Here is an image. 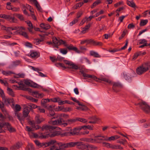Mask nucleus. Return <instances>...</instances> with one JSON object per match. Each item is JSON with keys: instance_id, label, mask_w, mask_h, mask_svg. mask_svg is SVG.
I'll list each match as a JSON object with an SVG mask.
<instances>
[{"instance_id": "obj_1", "label": "nucleus", "mask_w": 150, "mask_h": 150, "mask_svg": "<svg viewBox=\"0 0 150 150\" xmlns=\"http://www.w3.org/2000/svg\"><path fill=\"white\" fill-rule=\"evenodd\" d=\"M52 40L54 46L57 48H58V46L59 45H63L64 46L67 47V49L69 50H73L78 53H81L82 52L81 51L78 50L77 47H74L72 45L67 46L66 41L65 40L60 39L59 38L57 39L56 37L53 38H52Z\"/></svg>"}, {"instance_id": "obj_2", "label": "nucleus", "mask_w": 150, "mask_h": 150, "mask_svg": "<svg viewBox=\"0 0 150 150\" xmlns=\"http://www.w3.org/2000/svg\"><path fill=\"white\" fill-rule=\"evenodd\" d=\"M59 116L60 117L58 119L55 120H52L51 122L53 125H60L63 127H65L67 125V124L66 123H64V121L63 119L61 118L62 117L64 118H67L69 117V116L68 115L64 114L62 113L60 114Z\"/></svg>"}, {"instance_id": "obj_3", "label": "nucleus", "mask_w": 150, "mask_h": 150, "mask_svg": "<svg viewBox=\"0 0 150 150\" xmlns=\"http://www.w3.org/2000/svg\"><path fill=\"white\" fill-rule=\"evenodd\" d=\"M80 72L82 74L83 76L85 78H91L99 82H101V81H103L106 82L110 84L112 82L111 81L106 78L102 77L100 79L98 78L95 76L90 75L85 73L83 70L81 71Z\"/></svg>"}, {"instance_id": "obj_4", "label": "nucleus", "mask_w": 150, "mask_h": 150, "mask_svg": "<svg viewBox=\"0 0 150 150\" xmlns=\"http://www.w3.org/2000/svg\"><path fill=\"white\" fill-rule=\"evenodd\" d=\"M57 61L61 62L63 61L65 64L67 65L70 68L75 70H77L79 69L78 66L74 64L73 62L68 60L64 59V58L58 55L57 57Z\"/></svg>"}, {"instance_id": "obj_5", "label": "nucleus", "mask_w": 150, "mask_h": 150, "mask_svg": "<svg viewBox=\"0 0 150 150\" xmlns=\"http://www.w3.org/2000/svg\"><path fill=\"white\" fill-rule=\"evenodd\" d=\"M55 142L50 148V150H63L67 148L66 143L59 142L54 140Z\"/></svg>"}, {"instance_id": "obj_6", "label": "nucleus", "mask_w": 150, "mask_h": 150, "mask_svg": "<svg viewBox=\"0 0 150 150\" xmlns=\"http://www.w3.org/2000/svg\"><path fill=\"white\" fill-rule=\"evenodd\" d=\"M150 63H145L137 68V74L141 75L146 72L150 68Z\"/></svg>"}, {"instance_id": "obj_7", "label": "nucleus", "mask_w": 150, "mask_h": 150, "mask_svg": "<svg viewBox=\"0 0 150 150\" xmlns=\"http://www.w3.org/2000/svg\"><path fill=\"white\" fill-rule=\"evenodd\" d=\"M135 105L139 106L142 110L147 113L150 112V107L144 102H141L136 104Z\"/></svg>"}, {"instance_id": "obj_8", "label": "nucleus", "mask_w": 150, "mask_h": 150, "mask_svg": "<svg viewBox=\"0 0 150 150\" xmlns=\"http://www.w3.org/2000/svg\"><path fill=\"white\" fill-rule=\"evenodd\" d=\"M56 127H54L52 126H50L49 125H43L41 127L42 131H45L49 133L50 132H52L53 129H54Z\"/></svg>"}, {"instance_id": "obj_9", "label": "nucleus", "mask_w": 150, "mask_h": 150, "mask_svg": "<svg viewBox=\"0 0 150 150\" xmlns=\"http://www.w3.org/2000/svg\"><path fill=\"white\" fill-rule=\"evenodd\" d=\"M2 125L3 128L4 126H6L7 129L10 133L14 132H16V129L15 128L13 127L8 122L2 123Z\"/></svg>"}, {"instance_id": "obj_10", "label": "nucleus", "mask_w": 150, "mask_h": 150, "mask_svg": "<svg viewBox=\"0 0 150 150\" xmlns=\"http://www.w3.org/2000/svg\"><path fill=\"white\" fill-rule=\"evenodd\" d=\"M106 136L99 135L95 137V142L97 143H100L103 141H105Z\"/></svg>"}, {"instance_id": "obj_11", "label": "nucleus", "mask_w": 150, "mask_h": 150, "mask_svg": "<svg viewBox=\"0 0 150 150\" xmlns=\"http://www.w3.org/2000/svg\"><path fill=\"white\" fill-rule=\"evenodd\" d=\"M68 130L69 131H71L69 132V134H71L72 135H78L79 134V131L81 130L80 128H79V127L74 128L72 130L71 129V127H69L68 128Z\"/></svg>"}, {"instance_id": "obj_12", "label": "nucleus", "mask_w": 150, "mask_h": 150, "mask_svg": "<svg viewBox=\"0 0 150 150\" xmlns=\"http://www.w3.org/2000/svg\"><path fill=\"white\" fill-rule=\"evenodd\" d=\"M51 100L54 102H58L59 105H61L67 103V100L62 101L59 97L51 99Z\"/></svg>"}, {"instance_id": "obj_13", "label": "nucleus", "mask_w": 150, "mask_h": 150, "mask_svg": "<svg viewBox=\"0 0 150 150\" xmlns=\"http://www.w3.org/2000/svg\"><path fill=\"white\" fill-rule=\"evenodd\" d=\"M55 141L54 140H52L46 143H40L39 144L38 146L40 147H45L49 146L52 145L54 143Z\"/></svg>"}, {"instance_id": "obj_14", "label": "nucleus", "mask_w": 150, "mask_h": 150, "mask_svg": "<svg viewBox=\"0 0 150 150\" xmlns=\"http://www.w3.org/2000/svg\"><path fill=\"white\" fill-rule=\"evenodd\" d=\"M88 144H86L82 142H79L77 148L82 150H88Z\"/></svg>"}, {"instance_id": "obj_15", "label": "nucleus", "mask_w": 150, "mask_h": 150, "mask_svg": "<svg viewBox=\"0 0 150 150\" xmlns=\"http://www.w3.org/2000/svg\"><path fill=\"white\" fill-rule=\"evenodd\" d=\"M59 134L58 132H54V129L52 132H50L49 133L47 134V135H42V138H46L48 137H53L58 135Z\"/></svg>"}, {"instance_id": "obj_16", "label": "nucleus", "mask_w": 150, "mask_h": 150, "mask_svg": "<svg viewBox=\"0 0 150 150\" xmlns=\"http://www.w3.org/2000/svg\"><path fill=\"white\" fill-rule=\"evenodd\" d=\"M17 27L19 28L16 30L17 33L20 35H22L25 38L28 37V35L27 33L24 31L23 30H24L25 28L23 27Z\"/></svg>"}, {"instance_id": "obj_17", "label": "nucleus", "mask_w": 150, "mask_h": 150, "mask_svg": "<svg viewBox=\"0 0 150 150\" xmlns=\"http://www.w3.org/2000/svg\"><path fill=\"white\" fill-rule=\"evenodd\" d=\"M12 87L13 88H15L16 89H17L18 88V89L19 90H22L25 91H28L30 92L31 91V89L28 88H26L24 84L22 86H18L15 85H12Z\"/></svg>"}, {"instance_id": "obj_18", "label": "nucleus", "mask_w": 150, "mask_h": 150, "mask_svg": "<svg viewBox=\"0 0 150 150\" xmlns=\"http://www.w3.org/2000/svg\"><path fill=\"white\" fill-rule=\"evenodd\" d=\"M31 110V109L29 107L26 106L24 108L23 112V116L24 117H27Z\"/></svg>"}, {"instance_id": "obj_19", "label": "nucleus", "mask_w": 150, "mask_h": 150, "mask_svg": "<svg viewBox=\"0 0 150 150\" xmlns=\"http://www.w3.org/2000/svg\"><path fill=\"white\" fill-rule=\"evenodd\" d=\"M122 87V85L119 83L116 82L113 83L112 88L113 91L116 92H118L120 91V89H116V88H120Z\"/></svg>"}, {"instance_id": "obj_20", "label": "nucleus", "mask_w": 150, "mask_h": 150, "mask_svg": "<svg viewBox=\"0 0 150 150\" xmlns=\"http://www.w3.org/2000/svg\"><path fill=\"white\" fill-rule=\"evenodd\" d=\"M88 119L91 121L89 122L90 123L95 124L99 121V119L96 116L90 117H88Z\"/></svg>"}, {"instance_id": "obj_21", "label": "nucleus", "mask_w": 150, "mask_h": 150, "mask_svg": "<svg viewBox=\"0 0 150 150\" xmlns=\"http://www.w3.org/2000/svg\"><path fill=\"white\" fill-rule=\"evenodd\" d=\"M19 28L17 27L16 26L12 27H6L5 26H2L1 27V29L3 30H6L7 31H9L13 30H18L19 29Z\"/></svg>"}, {"instance_id": "obj_22", "label": "nucleus", "mask_w": 150, "mask_h": 150, "mask_svg": "<svg viewBox=\"0 0 150 150\" xmlns=\"http://www.w3.org/2000/svg\"><path fill=\"white\" fill-rule=\"evenodd\" d=\"M31 93L33 96L36 98H42L43 96V94L42 93H39L38 91H32Z\"/></svg>"}, {"instance_id": "obj_23", "label": "nucleus", "mask_w": 150, "mask_h": 150, "mask_svg": "<svg viewBox=\"0 0 150 150\" xmlns=\"http://www.w3.org/2000/svg\"><path fill=\"white\" fill-rule=\"evenodd\" d=\"M50 100L49 99H42L41 101V105L45 108L47 107V103L49 102Z\"/></svg>"}, {"instance_id": "obj_24", "label": "nucleus", "mask_w": 150, "mask_h": 150, "mask_svg": "<svg viewBox=\"0 0 150 150\" xmlns=\"http://www.w3.org/2000/svg\"><path fill=\"white\" fill-rule=\"evenodd\" d=\"M15 115L17 117L21 123L22 124L24 121V117L21 116V114L17 112H15Z\"/></svg>"}, {"instance_id": "obj_25", "label": "nucleus", "mask_w": 150, "mask_h": 150, "mask_svg": "<svg viewBox=\"0 0 150 150\" xmlns=\"http://www.w3.org/2000/svg\"><path fill=\"white\" fill-rule=\"evenodd\" d=\"M78 142H71L66 143L67 147V148L75 146H76L77 147Z\"/></svg>"}, {"instance_id": "obj_26", "label": "nucleus", "mask_w": 150, "mask_h": 150, "mask_svg": "<svg viewBox=\"0 0 150 150\" xmlns=\"http://www.w3.org/2000/svg\"><path fill=\"white\" fill-rule=\"evenodd\" d=\"M120 137L118 135H115L109 137H108L107 136H106L105 141H110L112 140H114L120 138Z\"/></svg>"}, {"instance_id": "obj_27", "label": "nucleus", "mask_w": 150, "mask_h": 150, "mask_svg": "<svg viewBox=\"0 0 150 150\" xmlns=\"http://www.w3.org/2000/svg\"><path fill=\"white\" fill-rule=\"evenodd\" d=\"M124 78L129 82H130L131 81V79L133 77V76L128 74H127L125 73H123Z\"/></svg>"}, {"instance_id": "obj_28", "label": "nucleus", "mask_w": 150, "mask_h": 150, "mask_svg": "<svg viewBox=\"0 0 150 150\" xmlns=\"http://www.w3.org/2000/svg\"><path fill=\"white\" fill-rule=\"evenodd\" d=\"M22 144L21 142H17L12 146L11 147V149H18L21 147Z\"/></svg>"}, {"instance_id": "obj_29", "label": "nucleus", "mask_w": 150, "mask_h": 150, "mask_svg": "<svg viewBox=\"0 0 150 150\" xmlns=\"http://www.w3.org/2000/svg\"><path fill=\"white\" fill-rule=\"evenodd\" d=\"M40 36H41V38L40 39H35V44L36 45H38L39 44L40 42L43 41L44 40V37L41 35H39Z\"/></svg>"}, {"instance_id": "obj_30", "label": "nucleus", "mask_w": 150, "mask_h": 150, "mask_svg": "<svg viewBox=\"0 0 150 150\" xmlns=\"http://www.w3.org/2000/svg\"><path fill=\"white\" fill-rule=\"evenodd\" d=\"M30 1L33 2L35 5L37 9L40 11H42V9L41 8L40 5L38 4L37 1L36 0H30Z\"/></svg>"}, {"instance_id": "obj_31", "label": "nucleus", "mask_w": 150, "mask_h": 150, "mask_svg": "<svg viewBox=\"0 0 150 150\" xmlns=\"http://www.w3.org/2000/svg\"><path fill=\"white\" fill-rule=\"evenodd\" d=\"M40 26L42 28L45 30L49 29L50 27L49 25L45 23L41 24L40 25Z\"/></svg>"}, {"instance_id": "obj_32", "label": "nucleus", "mask_w": 150, "mask_h": 150, "mask_svg": "<svg viewBox=\"0 0 150 150\" xmlns=\"http://www.w3.org/2000/svg\"><path fill=\"white\" fill-rule=\"evenodd\" d=\"M7 91L9 95L13 97L15 96L14 93L11 88L8 87L7 89Z\"/></svg>"}, {"instance_id": "obj_33", "label": "nucleus", "mask_w": 150, "mask_h": 150, "mask_svg": "<svg viewBox=\"0 0 150 150\" xmlns=\"http://www.w3.org/2000/svg\"><path fill=\"white\" fill-rule=\"evenodd\" d=\"M127 4L129 6L131 7L132 8H135L136 7V6L135 4L133 2V1H129L127 0Z\"/></svg>"}, {"instance_id": "obj_34", "label": "nucleus", "mask_w": 150, "mask_h": 150, "mask_svg": "<svg viewBox=\"0 0 150 150\" xmlns=\"http://www.w3.org/2000/svg\"><path fill=\"white\" fill-rule=\"evenodd\" d=\"M90 54L91 56H93L95 57H100L97 52L93 51H90Z\"/></svg>"}, {"instance_id": "obj_35", "label": "nucleus", "mask_w": 150, "mask_h": 150, "mask_svg": "<svg viewBox=\"0 0 150 150\" xmlns=\"http://www.w3.org/2000/svg\"><path fill=\"white\" fill-rule=\"evenodd\" d=\"M35 120L37 124H39L44 120V119L42 118H40L38 116H36L35 118Z\"/></svg>"}, {"instance_id": "obj_36", "label": "nucleus", "mask_w": 150, "mask_h": 150, "mask_svg": "<svg viewBox=\"0 0 150 150\" xmlns=\"http://www.w3.org/2000/svg\"><path fill=\"white\" fill-rule=\"evenodd\" d=\"M30 57H32L38 58L39 55L38 53L36 52L32 51L30 54Z\"/></svg>"}, {"instance_id": "obj_37", "label": "nucleus", "mask_w": 150, "mask_h": 150, "mask_svg": "<svg viewBox=\"0 0 150 150\" xmlns=\"http://www.w3.org/2000/svg\"><path fill=\"white\" fill-rule=\"evenodd\" d=\"M26 150H35L33 145L32 144L29 143L26 147Z\"/></svg>"}, {"instance_id": "obj_38", "label": "nucleus", "mask_w": 150, "mask_h": 150, "mask_svg": "<svg viewBox=\"0 0 150 150\" xmlns=\"http://www.w3.org/2000/svg\"><path fill=\"white\" fill-rule=\"evenodd\" d=\"M88 150H96L97 149V147L91 144H88Z\"/></svg>"}, {"instance_id": "obj_39", "label": "nucleus", "mask_w": 150, "mask_h": 150, "mask_svg": "<svg viewBox=\"0 0 150 150\" xmlns=\"http://www.w3.org/2000/svg\"><path fill=\"white\" fill-rule=\"evenodd\" d=\"M91 24L89 23L87 25L85 26L83 28V30L82 31V33H86V31L91 26Z\"/></svg>"}, {"instance_id": "obj_40", "label": "nucleus", "mask_w": 150, "mask_h": 150, "mask_svg": "<svg viewBox=\"0 0 150 150\" xmlns=\"http://www.w3.org/2000/svg\"><path fill=\"white\" fill-rule=\"evenodd\" d=\"M21 8L22 10L23 11V13L26 15H28V13L26 11V5L24 4H22L21 6Z\"/></svg>"}, {"instance_id": "obj_41", "label": "nucleus", "mask_w": 150, "mask_h": 150, "mask_svg": "<svg viewBox=\"0 0 150 150\" xmlns=\"http://www.w3.org/2000/svg\"><path fill=\"white\" fill-rule=\"evenodd\" d=\"M2 74L6 76H8L10 75L11 74H13V73L11 71H2Z\"/></svg>"}, {"instance_id": "obj_42", "label": "nucleus", "mask_w": 150, "mask_h": 150, "mask_svg": "<svg viewBox=\"0 0 150 150\" xmlns=\"http://www.w3.org/2000/svg\"><path fill=\"white\" fill-rule=\"evenodd\" d=\"M76 121H79L83 123H86L87 122V120L84 118L80 117H77L76 118Z\"/></svg>"}, {"instance_id": "obj_43", "label": "nucleus", "mask_w": 150, "mask_h": 150, "mask_svg": "<svg viewBox=\"0 0 150 150\" xmlns=\"http://www.w3.org/2000/svg\"><path fill=\"white\" fill-rule=\"evenodd\" d=\"M148 23V21L147 20H141L140 25L141 26H143L146 25Z\"/></svg>"}, {"instance_id": "obj_44", "label": "nucleus", "mask_w": 150, "mask_h": 150, "mask_svg": "<svg viewBox=\"0 0 150 150\" xmlns=\"http://www.w3.org/2000/svg\"><path fill=\"white\" fill-rule=\"evenodd\" d=\"M2 100L4 102L5 104L6 105H8L9 104L8 98H7L5 97V96H4L3 98H2Z\"/></svg>"}, {"instance_id": "obj_45", "label": "nucleus", "mask_w": 150, "mask_h": 150, "mask_svg": "<svg viewBox=\"0 0 150 150\" xmlns=\"http://www.w3.org/2000/svg\"><path fill=\"white\" fill-rule=\"evenodd\" d=\"M28 106L30 107V108L31 110L33 108H38V106L35 104L30 103L28 104Z\"/></svg>"}, {"instance_id": "obj_46", "label": "nucleus", "mask_w": 150, "mask_h": 150, "mask_svg": "<svg viewBox=\"0 0 150 150\" xmlns=\"http://www.w3.org/2000/svg\"><path fill=\"white\" fill-rule=\"evenodd\" d=\"M88 142L91 143H95V137L94 139L93 138H87L86 142Z\"/></svg>"}, {"instance_id": "obj_47", "label": "nucleus", "mask_w": 150, "mask_h": 150, "mask_svg": "<svg viewBox=\"0 0 150 150\" xmlns=\"http://www.w3.org/2000/svg\"><path fill=\"white\" fill-rule=\"evenodd\" d=\"M30 86L35 88H38L39 87V86L37 83L33 82V81H31V83Z\"/></svg>"}, {"instance_id": "obj_48", "label": "nucleus", "mask_w": 150, "mask_h": 150, "mask_svg": "<svg viewBox=\"0 0 150 150\" xmlns=\"http://www.w3.org/2000/svg\"><path fill=\"white\" fill-rule=\"evenodd\" d=\"M60 52L64 54H66L67 53V51L65 49H60Z\"/></svg>"}, {"instance_id": "obj_49", "label": "nucleus", "mask_w": 150, "mask_h": 150, "mask_svg": "<svg viewBox=\"0 0 150 150\" xmlns=\"http://www.w3.org/2000/svg\"><path fill=\"white\" fill-rule=\"evenodd\" d=\"M83 4L84 3L83 2H80L77 4L75 5L76 7L74 8V9H77L78 7H81Z\"/></svg>"}, {"instance_id": "obj_50", "label": "nucleus", "mask_w": 150, "mask_h": 150, "mask_svg": "<svg viewBox=\"0 0 150 150\" xmlns=\"http://www.w3.org/2000/svg\"><path fill=\"white\" fill-rule=\"evenodd\" d=\"M15 112L19 111L21 110V107L18 104H16L15 105Z\"/></svg>"}, {"instance_id": "obj_51", "label": "nucleus", "mask_w": 150, "mask_h": 150, "mask_svg": "<svg viewBox=\"0 0 150 150\" xmlns=\"http://www.w3.org/2000/svg\"><path fill=\"white\" fill-rule=\"evenodd\" d=\"M71 99L74 102L77 103L79 105H82L81 104L79 100H77L76 98H75L71 97Z\"/></svg>"}, {"instance_id": "obj_52", "label": "nucleus", "mask_w": 150, "mask_h": 150, "mask_svg": "<svg viewBox=\"0 0 150 150\" xmlns=\"http://www.w3.org/2000/svg\"><path fill=\"white\" fill-rule=\"evenodd\" d=\"M78 19L77 18H76L74 19L70 23V26H72L74 24H75V23H76L78 22Z\"/></svg>"}, {"instance_id": "obj_53", "label": "nucleus", "mask_w": 150, "mask_h": 150, "mask_svg": "<svg viewBox=\"0 0 150 150\" xmlns=\"http://www.w3.org/2000/svg\"><path fill=\"white\" fill-rule=\"evenodd\" d=\"M93 45L95 46H101L102 45L103 43L100 42H97L94 41Z\"/></svg>"}, {"instance_id": "obj_54", "label": "nucleus", "mask_w": 150, "mask_h": 150, "mask_svg": "<svg viewBox=\"0 0 150 150\" xmlns=\"http://www.w3.org/2000/svg\"><path fill=\"white\" fill-rule=\"evenodd\" d=\"M50 60L53 62H55L57 61V58H56L55 57L50 56Z\"/></svg>"}, {"instance_id": "obj_55", "label": "nucleus", "mask_w": 150, "mask_h": 150, "mask_svg": "<svg viewBox=\"0 0 150 150\" xmlns=\"http://www.w3.org/2000/svg\"><path fill=\"white\" fill-rule=\"evenodd\" d=\"M16 16L19 19L21 20H23L24 19V17L23 16L20 14H16Z\"/></svg>"}, {"instance_id": "obj_56", "label": "nucleus", "mask_w": 150, "mask_h": 150, "mask_svg": "<svg viewBox=\"0 0 150 150\" xmlns=\"http://www.w3.org/2000/svg\"><path fill=\"white\" fill-rule=\"evenodd\" d=\"M26 8L28 10H29L30 12H32L33 11H32V10L33 9V8H32L30 5L27 4H26Z\"/></svg>"}, {"instance_id": "obj_57", "label": "nucleus", "mask_w": 150, "mask_h": 150, "mask_svg": "<svg viewBox=\"0 0 150 150\" xmlns=\"http://www.w3.org/2000/svg\"><path fill=\"white\" fill-rule=\"evenodd\" d=\"M0 82L2 84H3L5 86H8V83L6 81H4L0 79Z\"/></svg>"}, {"instance_id": "obj_58", "label": "nucleus", "mask_w": 150, "mask_h": 150, "mask_svg": "<svg viewBox=\"0 0 150 150\" xmlns=\"http://www.w3.org/2000/svg\"><path fill=\"white\" fill-rule=\"evenodd\" d=\"M20 63V61L19 60H16L13 62V64L14 66H16L19 65Z\"/></svg>"}, {"instance_id": "obj_59", "label": "nucleus", "mask_w": 150, "mask_h": 150, "mask_svg": "<svg viewBox=\"0 0 150 150\" xmlns=\"http://www.w3.org/2000/svg\"><path fill=\"white\" fill-rule=\"evenodd\" d=\"M6 5V8L8 10H11L13 6L11 5V3L8 2L7 3Z\"/></svg>"}, {"instance_id": "obj_60", "label": "nucleus", "mask_w": 150, "mask_h": 150, "mask_svg": "<svg viewBox=\"0 0 150 150\" xmlns=\"http://www.w3.org/2000/svg\"><path fill=\"white\" fill-rule=\"evenodd\" d=\"M79 48L82 52H84L86 51L87 50V49L84 46H80L79 47Z\"/></svg>"}, {"instance_id": "obj_61", "label": "nucleus", "mask_w": 150, "mask_h": 150, "mask_svg": "<svg viewBox=\"0 0 150 150\" xmlns=\"http://www.w3.org/2000/svg\"><path fill=\"white\" fill-rule=\"evenodd\" d=\"M83 14V12L82 11H81L78 12L77 13L76 15V18H80L81 16Z\"/></svg>"}, {"instance_id": "obj_62", "label": "nucleus", "mask_w": 150, "mask_h": 150, "mask_svg": "<svg viewBox=\"0 0 150 150\" xmlns=\"http://www.w3.org/2000/svg\"><path fill=\"white\" fill-rule=\"evenodd\" d=\"M128 41H126V43L125 45L122 47L121 48L119 49V50H120V51L122 50H125L127 47V44H128Z\"/></svg>"}, {"instance_id": "obj_63", "label": "nucleus", "mask_w": 150, "mask_h": 150, "mask_svg": "<svg viewBox=\"0 0 150 150\" xmlns=\"http://www.w3.org/2000/svg\"><path fill=\"white\" fill-rule=\"evenodd\" d=\"M123 148L120 145H115V149H122Z\"/></svg>"}, {"instance_id": "obj_64", "label": "nucleus", "mask_w": 150, "mask_h": 150, "mask_svg": "<svg viewBox=\"0 0 150 150\" xmlns=\"http://www.w3.org/2000/svg\"><path fill=\"white\" fill-rule=\"evenodd\" d=\"M135 27V25L133 23L129 24L127 26V28L128 29H133Z\"/></svg>"}]
</instances>
